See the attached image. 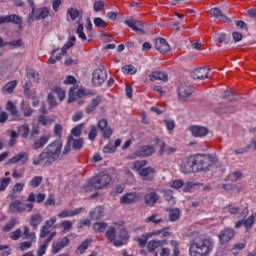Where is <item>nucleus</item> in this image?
<instances>
[{
    "label": "nucleus",
    "mask_w": 256,
    "mask_h": 256,
    "mask_svg": "<svg viewBox=\"0 0 256 256\" xmlns=\"http://www.w3.org/2000/svg\"><path fill=\"white\" fill-rule=\"evenodd\" d=\"M53 135L56 140L50 142L38 155V157L34 158L32 164L38 167V165H42V167H51L53 163L59 161L61 159V152L63 151V126L61 124H55Z\"/></svg>",
    "instance_id": "f257e3e1"
},
{
    "label": "nucleus",
    "mask_w": 256,
    "mask_h": 256,
    "mask_svg": "<svg viewBox=\"0 0 256 256\" xmlns=\"http://www.w3.org/2000/svg\"><path fill=\"white\" fill-rule=\"evenodd\" d=\"M213 242L211 239L204 238L200 240H194L189 247L190 256H209L213 251Z\"/></svg>",
    "instance_id": "f03ea898"
},
{
    "label": "nucleus",
    "mask_w": 256,
    "mask_h": 256,
    "mask_svg": "<svg viewBox=\"0 0 256 256\" xmlns=\"http://www.w3.org/2000/svg\"><path fill=\"white\" fill-rule=\"evenodd\" d=\"M112 181L111 175L106 173H99L98 175L90 178L87 184L84 186V191L87 193L89 191H99L105 189Z\"/></svg>",
    "instance_id": "7ed1b4c3"
},
{
    "label": "nucleus",
    "mask_w": 256,
    "mask_h": 256,
    "mask_svg": "<svg viewBox=\"0 0 256 256\" xmlns=\"http://www.w3.org/2000/svg\"><path fill=\"white\" fill-rule=\"evenodd\" d=\"M27 203H24L21 200H15L9 205V210L11 213H31L33 207H35V193L31 192L27 199Z\"/></svg>",
    "instance_id": "20e7f679"
},
{
    "label": "nucleus",
    "mask_w": 256,
    "mask_h": 256,
    "mask_svg": "<svg viewBox=\"0 0 256 256\" xmlns=\"http://www.w3.org/2000/svg\"><path fill=\"white\" fill-rule=\"evenodd\" d=\"M196 173L199 171H208L210 167H213V156L211 154H196L193 157Z\"/></svg>",
    "instance_id": "39448f33"
},
{
    "label": "nucleus",
    "mask_w": 256,
    "mask_h": 256,
    "mask_svg": "<svg viewBox=\"0 0 256 256\" xmlns=\"http://www.w3.org/2000/svg\"><path fill=\"white\" fill-rule=\"evenodd\" d=\"M248 215H249V208L244 207L238 216V218L241 217L242 220H238L235 223L234 225L235 229H239L240 227H243V226L246 229V231L253 229V225H255V215H250V216Z\"/></svg>",
    "instance_id": "423d86ee"
},
{
    "label": "nucleus",
    "mask_w": 256,
    "mask_h": 256,
    "mask_svg": "<svg viewBox=\"0 0 256 256\" xmlns=\"http://www.w3.org/2000/svg\"><path fill=\"white\" fill-rule=\"evenodd\" d=\"M83 143H84L83 138L75 139L73 135H69L67 137V142L64 145V148L62 149V152H61L62 156L65 157L69 155V153H71V145L75 151H79L83 149Z\"/></svg>",
    "instance_id": "0eeeda50"
},
{
    "label": "nucleus",
    "mask_w": 256,
    "mask_h": 256,
    "mask_svg": "<svg viewBox=\"0 0 256 256\" xmlns=\"http://www.w3.org/2000/svg\"><path fill=\"white\" fill-rule=\"evenodd\" d=\"M106 79H107V70L104 67L97 68L93 71L92 85H94V87H100V85H103L105 83Z\"/></svg>",
    "instance_id": "6e6552de"
},
{
    "label": "nucleus",
    "mask_w": 256,
    "mask_h": 256,
    "mask_svg": "<svg viewBox=\"0 0 256 256\" xmlns=\"http://www.w3.org/2000/svg\"><path fill=\"white\" fill-rule=\"evenodd\" d=\"M235 233L233 228H225L224 230H221L218 234L220 245H227L231 239H235Z\"/></svg>",
    "instance_id": "1a4fd4ad"
},
{
    "label": "nucleus",
    "mask_w": 256,
    "mask_h": 256,
    "mask_svg": "<svg viewBox=\"0 0 256 256\" xmlns=\"http://www.w3.org/2000/svg\"><path fill=\"white\" fill-rule=\"evenodd\" d=\"M97 127L101 131L104 139H110L111 135H113V129L109 127V122L107 121V119L102 118L101 120H99L97 123Z\"/></svg>",
    "instance_id": "9d476101"
},
{
    "label": "nucleus",
    "mask_w": 256,
    "mask_h": 256,
    "mask_svg": "<svg viewBox=\"0 0 256 256\" xmlns=\"http://www.w3.org/2000/svg\"><path fill=\"white\" fill-rule=\"evenodd\" d=\"M189 131L192 136L196 138L207 137L209 134V129L207 127L199 125H191Z\"/></svg>",
    "instance_id": "9b49d317"
},
{
    "label": "nucleus",
    "mask_w": 256,
    "mask_h": 256,
    "mask_svg": "<svg viewBox=\"0 0 256 256\" xmlns=\"http://www.w3.org/2000/svg\"><path fill=\"white\" fill-rule=\"evenodd\" d=\"M160 196L156 191L148 192L144 195V203L146 207H155L159 201Z\"/></svg>",
    "instance_id": "f8f14e48"
},
{
    "label": "nucleus",
    "mask_w": 256,
    "mask_h": 256,
    "mask_svg": "<svg viewBox=\"0 0 256 256\" xmlns=\"http://www.w3.org/2000/svg\"><path fill=\"white\" fill-rule=\"evenodd\" d=\"M3 23H13L14 25H23V19L16 14H11L7 16H0V25H3Z\"/></svg>",
    "instance_id": "ddd939ff"
},
{
    "label": "nucleus",
    "mask_w": 256,
    "mask_h": 256,
    "mask_svg": "<svg viewBox=\"0 0 256 256\" xmlns=\"http://www.w3.org/2000/svg\"><path fill=\"white\" fill-rule=\"evenodd\" d=\"M139 201V193L129 192L121 196L120 203L123 205H131V203H137Z\"/></svg>",
    "instance_id": "4468645a"
},
{
    "label": "nucleus",
    "mask_w": 256,
    "mask_h": 256,
    "mask_svg": "<svg viewBox=\"0 0 256 256\" xmlns=\"http://www.w3.org/2000/svg\"><path fill=\"white\" fill-rule=\"evenodd\" d=\"M155 48L163 55H165V53H168V51H170L171 49L169 43H167V40H165V38H157L155 40Z\"/></svg>",
    "instance_id": "2eb2a0df"
},
{
    "label": "nucleus",
    "mask_w": 256,
    "mask_h": 256,
    "mask_svg": "<svg viewBox=\"0 0 256 256\" xmlns=\"http://www.w3.org/2000/svg\"><path fill=\"white\" fill-rule=\"evenodd\" d=\"M210 15L214 17V19H218V21H222L223 23H231V19L223 14V11L217 7L210 9Z\"/></svg>",
    "instance_id": "dca6fc26"
},
{
    "label": "nucleus",
    "mask_w": 256,
    "mask_h": 256,
    "mask_svg": "<svg viewBox=\"0 0 256 256\" xmlns=\"http://www.w3.org/2000/svg\"><path fill=\"white\" fill-rule=\"evenodd\" d=\"M83 211V207H78L74 210L64 209L57 214L58 219H67V217H75Z\"/></svg>",
    "instance_id": "f3484780"
},
{
    "label": "nucleus",
    "mask_w": 256,
    "mask_h": 256,
    "mask_svg": "<svg viewBox=\"0 0 256 256\" xmlns=\"http://www.w3.org/2000/svg\"><path fill=\"white\" fill-rule=\"evenodd\" d=\"M139 175L142 178V181H153L155 179V169L151 167L142 168L139 171Z\"/></svg>",
    "instance_id": "a211bd4d"
},
{
    "label": "nucleus",
    "mask_w": 256,
    "mask_h": 256,
    "mask_svg": "<svg viewBox=\"0 0 256 256\" xmlns=\"http://www.w3.org/2000/svg\"><path fill=\"white\" fill-rule=\"evenodd\" d=\"M192 79L205 80L209 78V69L208 68H197L191 73Z\"/></svg>",
    "instance_id": "6ab92c4d"
},
{
    "label": "nucleus",
    "mask_w": 256,
    "mask_h": 256,
    "mask_svg": "<svg viewBox=\"0 0 256 256\" xmlns=\"http://www.w3.org/2000/svg\"><path fill=\"white\" fill-rule=\"evenodd\" d=\"M193 95V90L185 86H180L178 88V99L179 101L185 102L189 97Z\"/></svg>",
    "instance_id": "aec40b11"
},
{
    "label": "nucleus",
    "mask_w": 256,
    "mask_h": 256,
    "mask_svg": "<svg viewBox=\"0 0 256 256\" xmlns=\"http://www.w3.org/2000/svg\"><path fill=\"white\" fill-rule=\"evenodd\" d=\"M155 153V148L152 145H144L136 151L138 157H151Z\"/></svg>",
    "instance_id": "412c9836"
},
{
    "label": "nucleus",
    "mask_w": 256,
    "mask_h": 256,
    "mask_svg": "<svg viewBox=\"0 0 256 256\" xmlns=\"http://www.w3.org/2000/svg\"><path fill=\"white\" fill-rule=\"evenodd\" d=\"M163 245H167V240H151L147 243V251L148 253H155V250L163 247Z\"/></svg>",
    "instance_id": "4be33fe9"
},
{
    "label": "nucleus",
    "mask_w": 256,
    "mask_h": 256,
    "mask_svg": "<svg viewBox=\"0 0 256 256\" xmlns=\"http://www.w3.org/2000/svg\"><path fill=\"white\" fill-rule=\"evenodd\" d=\"M181 169H182V173H185V174L197 173V171H195L196 167H195L194 158H190L189 160H187V162H184L181 165Z\"/></svg>",
    "instance_id": "5701e85b"
},
{
    "label": "nucleus",
    "mask_w": 256,
    "mask_h": 256,
    "mask_svg": "<svg viewBox=\"0 0 256 256\" xmlns=\"http://www.w3.org/2000/svg\"><path fill=\"white\" fill-rule=\"evenodd\" d=\"M49 139H51V136L49 135L40 136V138L32 144V149H34V151H37V149H43V147L49 143Z\"/></svg>",
    "instance_id": "b1692460"
},
{
    "label": "nucleus",
    "mask_w": 256,
    "mask_h": 256,
    "mask_svg": "<svg viewBox=\"0 0 256 256\" xmlns=\"http://www.w3.org/2000/svg\"><path fill=\"white\" fill-rule=\"evenodd\" d=\"M29 223L33 229H38L41 223H43V215L41 213H34L30 216Z\"/></svg>",
    "instance_id": "393cba45"
},
{
    "label": "nucleus",
    "mask_w": 256,
    "mask_h": 256,
    "mask_svg": "<svg viewBox=\"0 0 256 256\" xmlns=\"http://www.w3.org/2000/svg\"><path fill=\"white\" fill-rule=\"evenodd\" d=\"M150 81H167L169 79V75L167 72L162 71H154L150 75Z\"/></svg>",
    "instance_id": "a878e982"
},
{
    "label": "nucleus",
    "mask_w": 256,
    "mask_h": 256,
    "mask_svg": "<svg viewBox=\"0 0 256 256\" xmlns=\"http://www.w3.org/2000/svg\"><path fill=\"white\" fill-rule=\"evenodd\" d=\"M27 161H29V154L27 152H20L9 160L10 163L20 162L23 164L27 163Z\"/></svg>",
    "instance_id": "bb28decb"
},
{
    "label": "nucleus",
    "mask_w": 256,
    "mask_h": 256,
    "mask_svg": "<svg viewBox=\"0 0 256 256\" xmlns=\"http://www.w3.org/2000/svg\"><path fill=\"white\" fill-rule=\"evenodd\" d=\"M103 213H105V208L103 206H97L89 212V216L91 219L97 221L103 217Z\"/></svg>",
    "instance_id": "cd10ccee"
},
{
    "label": "nucleus",
    "mask_w": 256,
    "mask_h": 256,
    "mask_svg": "<svg viewBox=\"0 0 256 256\" xmlns=\"http://www.w3.org/2000/svg\"><path fill=\"white\" fill-rule=\"evenodd\" d=\"M23 189H25V184L23 183H16L11 190V193L9 195L10 199H17V195H21L23 192Z\"/></svg>",
    "instance_id": "c85d7f7f"
},
{
    "label": "nucleus",
    "mask_w": 256,
    "mask_h": 256,
    "mask_svg": "<svg viewBox=\"0 0 256 256\" xmlns=\"http://www.w3.org/2000/svg\"><path fill=\"white\" fill-rule=\"evenodd\" d=\"M18 135H21L22 139H29V135L31 133V129L29 128V124L24 123L17 127Z\"/></svg>",
    "instance_id": "c756f323"
},
{
    "label": "nucleus",
    "mask_w": 256,
    "mask_h": 256,
    "mask_svg": "<svg viewBox=\"0 0 256 256\" xmlns=\"http://www.w3.org/2000/svg\"><path fill=\"white\" fill-rule=\"evenodd\" d=\"M125 25H127L128 27H130V29H132V31H136L137 33H143V29L139 28L141 27V22L137 21V20H125L124 21Z\"/></svg>",
    "instance_id": "7c9ffc66"
},
{
    "label": "nucleus",
    "mask_w": 256,
    "mask_h": 256,
    "mask_svg": "<svg viewBox=\"0 0 256 256\" xmlns=\"http://www.w3.org/2000/svg\"><path fill=\"white\" fill-rule=\"evenodd\" d=\"M153 237L152 232L142 234L141 237L135 238V241H137L139 247L143 248L147 246V241Z\"/></svg>",
    "instance_id": "2f4dec72"
},
{
    "label": "nucleus",
    "mask_w": 256,
    "mask_h": 256,
    "mask_svg": "<svg viewBox=\"0 0 256 256\" xmlns=\"http://www.w3.org/2000/svg\"><path fill=\"white\" fill-rule=\"evenodd\" d=\"M169 212V221L175 223V221H179L181 219V210L179 208H170Z\"/></svg>",
    "instance_id": "473e14b6"
},
{
    "label": "nucleus",
    "mask_w": 256,
    "mask_h": 256,
    "mask_svg": "<svg viewBox=\"0 0 256 256\" xmlns=\"http://www.w3.org/2000/svg\"><path fill=\"white\" fill-rule=\"evenodd\" d=\"M92 242L91 238H87L76 249V255H83L89 249V244Z\"/></svg>",
    "instance_id": "72a5a7b5"
},
{
    "label": "nucleus",
    "mask_w": 256,
    "mask_h": 256,
    "mask_svg": "<svg viewBox=\"0 0 256 256\" xmlns=\"http://www.w3.org/2000/svg\"><path fill=\"white\" fill-rule=\"evenodd\" d=\"M6 111H9L10 115H12L13 117H21V114H19L17 106H15L14 103L11 101H8L6 103Z\"/></svg>",
    "instance_id": "f704fd0d"
},
{
    "label": "nucleus",
    "mask_w": 256,
    "mask_h": 256,
    "mask_svg": "<svg viewBox=\"0 0 256 256\" xmlns=\"http://www.w3.org/2000/svg\"><path fill=\"white\" fill-rule=\"evenodd\" d=\"M15 87H17V80H12L4 85L2 91L3 93H8L9 95H11V93L15 91Z\"/></svg>",
    "instance_id": "c9c22d12"
},
{
    "label": "nucleus",
    "mask_w": 256,
    "mask_h": 256,
    "mask_svg": "<svg viewBox=\"0 0 256 256\" xmlns=\"http://www.w3.org/2000/svg\"><path fill=\"white\" fill-rule=\"evenodd\" d=\"M47 17H49V8L42 7L36 11L35 19H37L38 21L40 19H47Z\"/></svg>",
    "instance_id": "e433bc0d"
},
{
    "label": "nucleus",
    "mask_w": 256,
    "mask_h": 256,
    "mask_svg": "<svg viewBox=\"0 0 256 256\" xmlns=\"http://www.w3.org/2000/svg\"><path fill=\"white\" fill-rule=\"evenodd\" d=\"M92 229L95 233H105V229H107V223L96 222L92 225Z\"/></svg>",
    "instance_id": "4c0bfd02"
},
{
    "label": "nucleus",
    "mask_w": 256,
    "mask_h": 256,
    "mask_svg": "<svg viewBox=\"0 0 256 256\" xmlns=\"http://www.w3.org/2000/svg\"><path fill=\"white\" fill-rule=\"evenodd\" d=\"M106 238L108 239L109 243H113L115 239H117V231L115 230V227H110L106 233Z\"/></svg>",
    "instance_id": "58836bf2"
},
{
    "label": "nucleus",
    "mask_w": 256,
    "mask_h": 256,
    "mask_svg": "<svg viewBox=\"0 0 256 256\" xmlns=\"http://www.w3.org/2000/svg\"><path fill=\"white\" fill-rule=\"evenodd\" d=\"M52 93H54V95H57L60 102L65 101V90H63L61 87L55 86L52 89Z\"/></svg>",
    "instance_id": "ea45409f"
},
{
    "label": "nucleus",
    "mask_w": 256,
    "mask_h": 256,
    "mask_svg": "<svg viewBox=\"0 0 256 256\" xmlns=\"http://www.w3.org/2000/svg\"><path fill=\"white\" fill-rule=\"evenodd\" d=\"M42 183V176H34L29 182V187H32V189H37V187H39V185H41Z\"/></svg>",
    "instance_id": "a19ab883"
},
{
    "label": "nucleus",
    "mask_w": 256,
    "mask_h": 256,
    "mask_svg": "<svg viewBox=\"0 0 256 256\" xmlns=\"http://www.w3.org/2000/svg\"><path fill=\"white\" fill-rule=\"evenodd\" d=\"M11 185V178L10 177H3L0 178V193L3 191H7V188Z\"/></svg>",
    "instance_id": "79ce46f5"
},
{
    "label": "nucleus",
    "mask_w": 256,
    "mask_h": 256,
    "mask_svg": "<svg viewBox=\"0 0 256 256\" xmlns=\"http://www.w3.org/2000/svg\"><path fill=\"white\" fill-rule=\"evenodd\" d=\"M122 73L124 75H135V73H137V68L131 64L125 65L122 67Z\"/></svg>",
    "instance_id": "37998d69"
},
{
    "label": "nucleus",
    "mask_w": 256,
    "mask_h": 256,
    "mask_svg": "<svg viewBox=\"0 0 256 256\" xmlns=\"http://www.w3.org/2000/svg\"><path fill=\"white\" fill-rule=\"evenodd\" d=\"M60 227H62L63 233H69L73 229V222L71 220H64L60 223Z\"/></svg>",
    "instance_id": "c03bdc74"
},
{
    "label": "nucleus",
    "mask_w": 256,
    "mask_h": 256,
    "mask_svg": "<svg viewBox=\"0 0 256 256\" xmlns=\"http://www.w3.org/2000/svg\"><path fill=\"white\" fill-rule=\"evenodd\" d=\"M15 225H17V219L16 218H12L8 221V223H6L3 228L2 231L4 233H9V231H11V229H13V227H15Z\"/></svg>",
    "instance_id": "a18cd8bd"
},
{
    "label": "nucleus",
    "mask_w": 256,
    "mask_h": 256,
    "mask_svg": "<svg viewBox=\"0 0 256 256\" xmlns=\"http://www.w3.org/2000/svg\"><path fill=\"white\" fill-rule=\"evenodd\" d=\"M145 223H153L154 225H159V223H163V219L157 218V214H152L145 219Z\"/></svg>",
    "instance_id": "49530a36"
},
{
    "label": "nucleus",
    "mask_w": 256,
    "mask_h": 256,
    "mask_svg": "<svg viewBox=\"0 0 256 256\" xmlns=\"http://www.w3.org/2000/svg\"><path fill=\"white\" fill-rule=\"evenodd\" d=\"M94 25L97 27V29H105L107 27V22L101 17H95Z\"/></svg>",
    "instance_id": "de8ad7c7"
},
{
    "label": "nucleus",
    "mask_w": 256,
    "mask_h": 256,
    "mask_svg": "<svg viewBox=\"0 0 256 256\" xmlns=\"http://www.w3.org/2000/svg\"><path fill=\"white\" fill-rule=\"evenodd\" d=\"M81 97H85V90L83 89L77 90L74 96L70 95L68 98V103H73V101H75L77 98L81 99Z\"/></svg>",
    "instance_id": "09e8293b"
},
{
    "label": "nucleus",
    "mask_w": 256,
    "mask_h": 256,
    "mask_svg": "<svg viewBox=\"0 0 256 256\" xmlns=\"http://www.w3.org/2000/svg\"><path fill=\"white\" fill-rule=\"evenodd\" d=\"M196 185L197 183L193 181L183 182L182 191H184V193H190L191 189H193V187Z\"/></svg>",
    "instance_id": "8fccbe9b"
},
{
    "label": "nucleus",
    "mask_w": 256,
    "mask_h": 256,
    "mask_svg": "<svg viewBox=\"0 0 256 256\" xmlns=\"http://www.w3.org/2000/svg\"><path fill=\"white\" fill-rule=\"evenodd\" d=\"M67 15L70 16L71 21H76L79 18V10L76 8H69L67 10Z\"/></svg>",
    "instance_id": "3c124183"
},
{
    "label": "nucleus",
    "mask_w": 256,
    "mask_h": 256,
    "mask_svg": "<svg viewBox=\"0 0 256 256\" xmlns=\"http://www.w3.org/2000/svg\"><path fill=\"white\" fill-rule=\"evenodd\" d=\"M226 209L228 210V213H230V215H237L239 211H241V207L235 206L231 203L226 205Z\"/></svg>",
    "instance_id": "603ef678"
},
{
    "label": "nucleus",
    "mask_w": 256,
    "mask_h": 256,
    "mask_svg": "<svg viewBox=\"0 0 256 256\" xmlns=\"http://www.w3.org/2000/svg\"><path fill=\"white\" fill-rule=\"evenodd\" d=\"M155 235H162V237H169V235H171V232H169V228H163L161 230H154L152 232V237H155Z\"/></svg>",
    "instance_id": "864d4df0"
},
{
    "label": "nucleus",
    "mask_w": 256,
    "mask_h": 256,
    "mask_svg": "<svg viewBox=\"0 0 256 256\" xmlns=\"http://www.w3.org/2000/svg\"><path fill=\"white\" fill-rule=\"evenodd\" d=\"M27 77H28V79H33L34 81H40L41 80V77L39 76L37 71H35L33 69L27 70Z\"/></svg>",
    "instance_id": "5fc2aeb1"
},
{
    "label": "nucleus",
    "mask_w": 256,
    "mask_h": 256,
    "mask_svg": "<svg viewBox=\"0 0 256 256\" xmlns=\"http://www.w3.org/2000/svg\"><path fill=\"white\" fill-rule=\"evenodd\" d=\"M88 139L89 141H92V142L95 141V139H97V126L95 125L90 126Z\"/></svg>",
    "instance_id": "6e6d98bb"
},
{
    "label": "nucleus",
    "mask_w": 256,
    "mask_h": 256,
    "mask_svg": "<svg viewBox=\"0 0 256 256\" xmlns=\"http://www.w3.org/2000/svg\"><path fill=\"white\" fill-rule=\"evenodd\" d=\"M83 129V124H78L74 128L71 129L72 137H81V130Z\"/></svg>",
    "instance_id": "4d7b16f0"
},
{
    "label": "nucleus",
    "mask_w": 256,
    "mask_h": 256,
    "mask_svg": "<svg viewBox=\"0 0 256 256\" xmlns=\"http://www.w3.org/2000/svg\"><path fill=\"white\" fill-rule=\"evenodd\" d=\"M162 193L164 195L165 201L168 203H173V200L175 199L173 197V190H163Z\"/></svg>",
    "instance_id": "13d9d810"
},
{
    "label": "nucleus",
    "mask_w": 256,
    "mask_h": 256,
    "mask_svg": "<svg viewBox=\"0 0 256 256\" xmlns=\"http://www.w3.org/2000/svg\"><path fill=\"white\" fill-rule=\"evenodd\" d=\"M83 24H79L76 30V33L79 37V39L83 41H87V36L85 35V32L83 31Z\"/></svg>",
    "instance_id": "bf43d9fd"
},
{
    "label": "nucleus",
    "mask_w": 256,
    "mask_h": 256,
    "mask_svg": "<svg viewBox=\"0 0 256 256\" xmlns=\"http://www.w3.org/2000/svg\"><path fill=\"white\" fill-rule=\"evenodd\" d=\"M47 101L51 109H53V107H57V100L55 99V96H53V93L48 94Z\"/></svg>",
    "instance_id": "052dcab7"
},
{
    "label": "nucleus",
    "mask_w": 256,
    "mask_h": 256,
    "mask_svg": "<svg viewBox=\"0 0 256 256\" xmlns=\"http://www.w3.org/2000/svg\"><path fill=\"white\" fill-rule=\"evenodd\" d=\"M145 165H147V161L145 160H138V161H135L133 163V169H136V171H140L141 169H143V167H145Z\"/></svg>",
    "instance_id": "680f3d73"
},
{
    "label": "nucleus",
    "mask_w": 256,
    "mask_h": 256,
    "mask_svg": "<svg viewBox=\"0 0 256 256\" xmlns=\"http://www.w3.org/2000/svg\"><path fill=\"white\" fill-rule=\"evenodd\" d=\"M94 7V11L95 13H99V11H103L104 7H105V2L103 1H95L93 4Z\"/></svg>",
    "instance_id": "e2e57ef3"
},
{
    "label": "nucleus",
    "mask_w": 256,
    "mask_h": 256,
    "mask_svg": "<svg viewBox=\"0 0 256 256\" xmlns=\"http://www.w3.org/2000/svg\"><path fill=\"white\" fill-rule=\"evenodd\" d=\"M215 111L219 113V115H222L223 113H233L235 108L233 106H227L225 108H218Z\"/></svg>",
    "instance_id": "0e129e2a"
},
{
    "label": "nucleus",
    "mask_w": 256,
    "mask_h": 256,
    "mask_svg": "<svg viewBox=\"0 0 256 256\" xmlns=\"http://www.w3.org/2000/svg\"><path fill=\"white\" fill-rule=\"evenodd\" d=\"M47 247H49V244L44 241V243L38 248L37 255L43 256L45 253H47Z\"/></svg>",
    "instance_id": "69168bd1"
},
{
    "label": "nucleus",
    "mask_w": 256,
    "mask_h": 256,
    "mask_svg": "<svg viewBox=\"0 0 256 256\" xmlns=\"http://www.w3.org/2000/svg\"><path fill=\"white\" fill-rule=\"evenodd\" d=\"M115 150L116 148L111 142H109L103 147V153H115Z\"/></svg>",
    "instance_id": "338daca9"
},
{
    "label": "nucleus",
    "mask_w": 256,
    "mask_h": 256,
    "mask_svg": "<svg viewBox=\"0 0 256 256\" xmlns=\"http://www.w3.org/2000/svg\"><path fill=\"white\" fill-rule=\"evenodd\" d=\"M183 183V180L176 179L172 181L170 187H172V189H183Z\"/></svg>",
    "instance_id": "774afa93"
}]
</instances>
